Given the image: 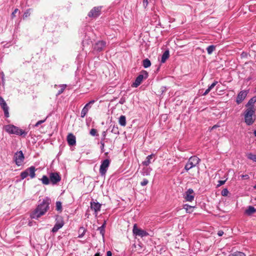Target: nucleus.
I'll use <instances>...</instances> for the list:
<instances>
[{"mask_svg": "<svg viewBox=\"0 0 256 256\" xmlns=\"http://www.w3.org/2000/svg\"><path fill=\"white\" fill-rule=\"evenodd\" d=\"M50 200L46 198L37 206L36 208L32 212L30 217L32 218L38 220L41 216L44 215L50 208Z\"/></svg>", "mask_w": 256, "mask_h": 256, "instance_id": "nucleus-1", "label": "nucleus"}, {"mask_svg": "<svg viewBox=\"0 0 256 256\" xmlns=\"http://www.w3.org/2000/svg\"><path fill=\"white\" fill-rule=\"evenodd\" d=\"M254 114V110L253 107L250 106L247 108L244 114V119L246 123L250 126L252 124L254 120L252 116Z\"/></svg>", "mask_w": 256, "mask_h": 256, "instance_id": "nucleus-2", "label": "nucleus"}, {"mask_svg": "<svg viewBox=\"0 0 256 256\" xmlns=\"http://www.w3.org/2000/svg\"><path fill=\"white\" fill-rule=\"evenodd\" d=\"M200 161V160L198 157L196 156H191L186 164L184 166V170L188 172L192 168L198 165Z\"/></svg>", "mask_w": 256, "mask_h": 256, "instance_id": "nucleus-3", "label": "nucleus"}, {"mask_svg": "<svg viewBox=\"0 0 256 256\" xmlns=\"http://www.w3.org/2000/svg\"><path fill=\"white\" fill-rule=\"evenodd\" d=\"M5 130L6 132L11 134H15L19 136L26 134L24 130L14 125L10 124L6 126H5Z\"/></svg>", "mask_w": 256, "mask_h": 256, "instance_id": "nucleus-4", "label": "nucleus"}, {"mask_svg": "<svg viewBox=\"0 0 256 256\" xmlns=\"http://www.w3.org/2000/svg\"><path fill=\"white\" fill-rule=\"evenodd\" d=\"M132 232L134 235L141 238L146 236L148 235V232L146 230L138 228L136 224H135L133 226Z\"/></svg>", "mask_w": 256, "mask_h": 256, "instance_id": "nucleus-5", "label": "nucleus"}, {"mask_svg": "<svg viewBox=\"0 0 256 256\" xmlns=\"http://www.w3.org/2000/svg\"><path fill=\"white\" fill-rule=\"evenodd\" d=\"M14 158L16 164L18 166H22L24 159V156L22 151L20 150L16 152Z\"/></svg>", "mask_w": 256, "mask_h": 256, "instance_id": "nucleus-6", "label": "nucleus"}, {"mask_svg": "<svg viewBox=\"0 0 256 256\" xmlns=\"http://www.w3.org/2000/svg\"><path fill=\"white\" fill-rule=\"evenodd\" d=\"M110 164V161L108 159L104 160L102 162L100 168V173L102 176L105 175Z\"/></svg>", "mask_w": 256, "mask_h": 256, "instance_id": "nucleus-7", "label": "nucleus"}, {"mask_svg": "<svg viewBox=\"0 0 256 256\" xmlns=\"http://www.w3.org/2000/svg\"><path fill=\"white\" fill-rule=\"evenodd\" d=\"M50 180L52 184H56L60 180L61 178L57 172H52L50 175Z\"/></svg>", "mask_w": 256, "mask_h": 256, "instance_id": "nucleus-8", "label": "nucleus"}, {"mask_svg": "<svg viewBox=\"0 0 256 256\" xmlns=\"http://www.w3.org/2000/svg\"><path fill=\"white\" fill-rule=\"evenodd\" d=\"M148 74L147 72H145V76L143 74H140L135 80V82L132 84V86L136 88L142 83L144 78H148Z\"/></svg>", "mask_w": 256, "mask_h": 256, "instance_id": "nucleus-9", "label": "nucleus"}, {"mask_svg": "<svg viewBox=\"0 0 256 256\" xmlns=\"http://www.w3.org/2000/svg\"><path fill=\"white\" fill-rule=\"evenodd\" d=\"M0 106L4 111L5 116L7 118L8 117V107L7 106V104H6L4 99L1 96H0Z\"/></svg>", "mask_w": 256, "mask_h": 256, "instance_id": "nucleus-10", "label": "nucleus"}, {"mask_svg": "<svg viewBox=\"0 0 256 256\" xmlns=\"http://www.w3.org/2000/svg\"><path fill=\"white\" fill-rule=\"evenodd\" d=\"M100 10L101 7H94L90 12L88 16L90 17L96 18L100 14Z\"/></svg>", "mask_w": 256, "mask_h": 256, "instance_id": "nucleus-11", "label": "nucleus"}, {"mask_svg": "<svg viewBox=\"0 0 256 256\" xmlns=\"http://www.w3.org/2000/svg\"><path fill=\"white\" fill-rule=\"evenodd\" d=\"M248 92L246 90H242L240 92L237 96L236 102L238 104L241 103L246 98Z\"/></svg>", "mask_w": 256, "mask_h": 256, "instance_id": "nucleus-12", "label": "nucleus"}, {"mask_svg": "<svg viewBox=\"0 0 256 256\" xmlns=\"http://www.w3.org/2000/svg\"><path fill=\"white\" fill-rule=\"evenodd\" d=\"M194 190L191 188H189L186 192L184 198L186 201L192 202L194 200Z\"/></svg>", "mask_w": 256, "mask_h": 256, "instance_id": "nucleus-13", "label": "nucleus"}, {"mask_svg": "<svg viewBox=\"0 0 256 256\" xmlns=\"http://www.w3.org/2000/svg\"><path fill=\"white\" fill-rule=\"evenodd\" d=\"M67 141L68 144L70 146H73L76 144V138L72 134H69L67 136Z\"/></svg>", "mask_w": 256, "mask_h": 256, "instance_id": "nucleus-14", "label": "nucleus"}, {"mask_svg": "<svg viewBox=\"0 0 256 256\" xmlns=\"http://www.w3.org/2000/svg\"><path fill=\"white\" fill-rule=\"evenodd\" d=\"M105 46L106 42L104 41H99L95 44L94 49L98 52H100L103 50Z\"/></svg>", "mask_w": 256, "mask_h": 256, "instance_id": "nucleus-15", "label": "nucleus"}, {"mask_svg": "<svg viewBox=\"0 0 256 256\" xmlns=\"http://www.w3.org/2000/svg\"><path fill=\"white\" fill-rule=\"evenodd\" d=\"M101 204L96 202H90V208L92 210H93L95 213L96 214L98 212H99L100 210Z\"/></svg>", "mask_w": 256, "mask_h": 256, "instance_id": "nucleus-16", "label": "nucleus"}, {"mask_svg": "<svg viewBox=\"0 0 256 256\" xmlns=\"http://www.w3.org/2000/svg\"><path fill=\"white\" fill-rule=\"evenodd\" d=\"M64 223L63 220H60V221H57L55 225L54 226V228L52 229V232H56L58 231L59 229L62 228V226H64Z\"/></svg>", "mask_w": 256, "mask_h": 256, "instance_id": "nucleus-17", "label": "nucleus"}, {"mask_svg": "<svg viewBox=\"0 0 256 256\" xmlns=\"http://www.w3.org/2000/svg\"><path fill=\"white\" fill-rule=\"evenodd\" d=\"M28 172V175L30 176L32 178H34L35 177L36 174V168L34 166H32L26 169Z\"/></svg>", "mask_w": 256, "mask_h": 256, "instance_id": "nucleus-18", "label": "nucleus"}, {"mask_svg": "<svg viewBox=\"0 0 256 256\" xmlns=\"http://www.w3.org/2000/svg\"><path fill=\"white\" fill-rule=\"evenodd\" d=\"M154 156V154L148 156L146 158V160L142 162V164L146 166H148L152 162L151 160Z\"/></svg>", "mask_w": 256, "mask_h": 256, "instance_id": "nucleus-19", "label": "nucleus"}, {"mask_svg": "<svg viewBox=\"0 0 256 256\" xmlns=\"http://www.w3.org/2000/svg\"><path fill=\"white\" fill-rule=\"evenodd\" d=\"M255 212H256V209L252 206H249L245 211V213L248 216L252 214Z\"/></svg>", "mask_w": 256, "mask_h": 256, "instance_id": "nucleus-20", "label": "nucleus"}, {"mask_svg": "<svg viewBox=\"0 0 256 256\" xmlns=\"http://www.w3.org/2000/svg\"><path fill=\"white\" fill-rule=\"evenodd\" d=\"M170 56L169 51L166 50L162 55L161 58V62L164 63L166 60Z\"/></svg>", "mask_w": 256, "mask_h": 256, "instance_id": "nucleus-21", "label": "nucleus"}, {"mask_svg": "<svg viewBox=\"0 0 256 256\" xmlns=\"http://www.w3.org/2000/svg\"><path fill=\"white\" fill-rule=\"evenodd\" d=\"M152 171V168H144L142 172V174L143 176H147L150 174Z\"/></svg>", "mask_w": 256, "mask_h": 256, "instance_id": "nucleus-22", "label": "nucleus"}, {"mask_svg": "<svg viewBox=\"0 0 256 256\" xmlns=\"http://www.w3.org/2000/svg\"><path fill=\"white\" fill-rule=\"evenodd\" d=\"M119 124L122 126H124L126 125V118L124 116H121L118 120Z\"/></svg>", "mask_w": 256, "mask_h": 256, "instance_id": "nucleus-23", "label": "nucleus"}, {"mask_svg": "<svg viewBox=\"0 0 256 256\" xmlns=\"http://www.w3.org/2000/svg\"><path fill=\"white\" fill-rule=\"evenodd\" d=\"M106 222L105 221L103 224L98 228V230L100 231V234L102 235V236H104V228L106 226Z\"/></svg>", "mask_w": 256, "mask_h": 256, "instance_id": "nucleus-24", "label": "nucleus"}, {"mask_svg": "<svg viewBox=\"0 0 256 256\" xmlns=\"http://www.w3.org/2000/svg\"><path fill=\"white\" fill-rule=\"evenodd\" d=\"M42 182L43 184L48 185L50 184V180L46 176H43L41 178Z\"/></svg>", "mask_w": 256, "mask_h": 256, "instance_id": "nucleus-25", "label": "nucleus"}, {"mask_svg": "<svg viewBox=\"0 0 256 256\" xmlns=\"http://www.w3.org/2000/svg\"><path fill=\"white\" fill-rule=\"evenodd\" d=\"M142 64L144 68H148L150 66L151 62L148 58H146L143 60Z\"/></svg>", "mask_w": 256, "mask_h": 256, "instance_id": "nucleus-26", "label": "nucleus"}, {"mask_svg": "<svg viewBox=\"0 0 256 256\" xmlns=\"http://www.w3.org/2000/svg\"><path fill=\"white\" fill-rule=\"evenodd\" d=\"M184 208L186 210L187 212L190 213L193 211V209L194 208V206H190L188 204H184Z\"/></svg>", "mask_w": 256, "mask_h": 256, "instance_id": "nucleus-27", "label": "nucleus"}, {"mask_svg": "<svg viewBox=\"0 0 256 256\" xmlns=\"http://www.w3.org/2000/svg\"><path fill=\"white\" fill-rule=\"evenodd\" d=\"M256 102V98H250L249 101L247 103L246 106H250H250H252L254 108L253 106V104Z\"/></svg>", "mask_w": 256, "mask_h": 256, "instance_id": "nucleus-28", "label": "nucleus"}, {"mask_svg": "<svg viewBox=\"0 0 256 256\" xmlns=\"http://www.w3.org/2000/svg\"><path fill=\"white\" fill-rule=\"evenodd\" d=\"M247 157L248 159L256 162V154H254L252 153H249L247 154Z\"/></svg>", "mask_w": 256, "mask_h": 256, "instance_id": "nucleus-29", "label": "nucleus"}, {"mask_svg": "<svg viewBox=\"0 0 256 256\" xmlns=\"http://www.w3.org/2000/svg\"><path fill=\"white\" fill-rule=\"evenodd\" d=\"M215 48H216L215 46H214L213 45L208 46L206 48L208 53L209 54H212V52L214 50Z\"/></svg>", "mask_w": 256, "mask_h": 256, "instance_id": "nucleus-30", "label": "nucleus"}, {"mask_svg": "<svg viewBox=\"0 0 256 256\" xmlns=\"http://www.w3.org/2000/svg\"><path fill=\"white\" fill-rule=\"evenodd\" d=\"M28 176V171L26 169L21 172L20 174V177L22 180H24V178H26Z\"/></svg>", "mask_w": 256, "mask_h": 256, "instance_id": "nucleus-31", "label": "nucleus"}, {"mask_svg": "<svg viewBox=\"0 0 256 256\" xmlns=\"http://www.w3.org/2000/svg\"><path fill=\"white\" fill-rule=\"evenodd\" d=\"M88 108H86V107H84L81 112V117L84 118L88 113Z\"/></svg>", "mask_w": 256, "mask_h": 256, "instance_id": "nucleus-32", "label": "nucleus"}, {"mask_svg": "<svg viewBox=\"0 0 256 256\" xmlns=\"http://www.w3.org/2000/svg\"><path fill=\"white\" fill-rule=\"evenodd\" d=\"M62 209V203L60 202H56V210L58 211H61Z\"/></svg>", "mask_w": 256, "mask_h": 256, "instance_id": "nucleus-33", "label": "nucleus"}, {"mask_svg": "<svg viewBox=\"0 0 256 256\" xmlns=\"http://www.w3.org/2000/svg\"><path fill=\"white\" fill-rule=\"evenodd\" d=\"M66 84H62L60 86V89L58 91V95H60L64 91V89L66 88Z\"/></svg>", "mask_w": 256, "mask_h": 256, "instance_id": "nucleus-34", "label": "nucleus"}, {"mask_svg": "<svg viewBox=\"0 0 256 256\" xmlns=\"http://www.w3.org/2000/svg\"><path fill=\"white\" fill-rule=\"evenodd\" d=\"M229 256H245V254L242 252H237Z\"/></svg>", "mask_w": 256, "mask_h": 256, "instance_id": "nucleus-35", "label": "nucleus"}, {"mask_svg": "<svg viewBox=\"0 0 256 256\" xmlns=\"http://www.w3.org/2000/svg\"><path fill=\"white\" fill-rule=\"evenodd\" d=\"M95 101L94 100H92L90 101L88 103L86 104V106L84 107H86V108H88V110H89L90 108H91L90 104H93Z\"/></svg>", "mask_w": 256, "mask_h": 256, "instance_id": "nucleus-36", "label": "nucleus"}, {"mask_svg": "<svg viewBox=\"0 0 256 256\" xmlns=\"http://www.w3.org/2000/svg\"><path fill=\"white\" fill-rule=\"evenodd\" d=\"M90 134L92 136H95L96 135V134H97V130H96L94 129V128H92L91 129V130H90Z\"/></svg>", "mask_w": 256, "mask_h": 256, "instance_id": "nucleus-37", "label": "nucleus"}, {"mask_svg": "<svg viewBox=\"0 0 256 256\" xmlns=\"http://www.w3.org/2000/svg\"><path fill=\"white\" fill-rule=\"evenodd\" d=\"M221 193L222 196H227L228 194V191L226 188H224L222 191Z\"/></svg>", "mask_w": 256, "mask_h": 256, "instance_id": "nucleus-38", "label": "nucleus"}, {"mask_svg": "<svg viewBox=\"0 0 256 256\" xmlns=\"http://www.w3.org/2000/svg\"><path fill=\"white\" fill-rule=\"evenodd\" d=\"M148 183V180L146 178L144 179L143 180L140 182L142 186H145Z\"/></svg>", "mask_w": 256, "mask_h": 256, "instance_id": "nucleus-39", "label": "nucleus"}, {"mask_svg": "<svg viewBox=\"0 0 256 256\" xmlns=\"http://www.w3.org/2000/svg\"><path fill=\"white\" fill-rule=\"evenodd\" d=\"M218 84L217 81H214L210 86H208V88H210V90H211Z\"/></svg>", "mask_w": 256, "mask_h": 256, "instance_id": "nucleus-40", "label": "nucleus"}, {"mask_svg": "<svg viewBox=\"0 0 256 256\" xmlns=\"http://www.w3.org/2000/svg\"><path fill=\"white\" fill-rule=\"evenodd\" d=\"M46 120V118L44 120H40L38 121L35 124L34 127H38L40 124L44 123Z\"/></svg>", "mask_w": 256, "mask_h": 256, "instance_id": "nucleus-41", "label": "nucleus"}, {"mask_svg": "<svg viewBox=\"0 0 256 256\" xmlns=\"http://www.w3.org/2000/svg\"><path fill=\"white\" fill-rule=\"evenodd\" d=\"M30 9L27 10L26 11L24 14V17L26 18L30 15Z\"/></svg>", "mask_w": 256, "mask_h": 256, "instance_id": "nucleus-42", "label": "nucleus"}, {"mask_svg": "<svg viewBox=\"0 0 256 256\" xmlns=\"http://www.w3.org/2000/svg\"><path fill=\"white\" fill-rule=\"evenodd\" d=\"M18 8H16L14 11L12 12V18H14L16 16V14L18 12Z\"/></svg>", "mask_w": 256, "mask_h": 256, "instance_id": "nucleus-43", "label": "nucleus"}, {"mask_svg": "<svg viewBox=\"0 0 256 256\" xmlns=\"http://www.w3.org/2000/svg\"><path fill=\"white\" fill-rule=\"evenodd\" d=\"M226 182V180H219L218 182V186H220L222 184H224Z\"/></svg>", "mask_w": 256, "mask_h": 256, "instance_id": "nucleus-44", "label": "nucleus"}, {"mask_svg": "<svg viewBox=\"0 0 256 256\" xmlns=\"http://www.w3.org/2000/svg\"><path fill=\"white\" fill-rule=\"evenodd\" d=\"M80 230H82L83 232H82V234H81L79 235V236H78L79 238H82L83 236L84 235V230L83 228H80Z\"/></svg>", "mask_w": 256, "mask_h": 256, "instance_id": "nucleus-45", "label": "nucleus"}, {"mask_svg": "<svg viewBox=\"0 0 256 256\" xmlns=\"http://www.w3.org/2000/svg\"><path fill=\"white\" fill-rule=\"evenodd\" d=\"M210 88H208L206 90V91L204 92L203 94V96H206V94H208V92H210Z\"/></svg>", "mask_w": 256, "mask_h": 256, "instance_id": "nucleus-46", "label": "nucleus"}, {"mask_svg": "<svg viewBox=\"0 0 256 256\" xmlns=\"http://www.w3.org/2000/svg\"><path fill=\"white\" fill-rule=\"evenodd\" d=\"M218 236H221L224 234V232L222 230H219L218 232Z\"/></svg>", "mask_w": 256, "mask_h": 256, "instance_id": "nucleus-47", "label": "nucleus"}, {"mask_svg": "<svg viewBox=\"0 0 256 256\" xmlns=\"http://www.w3.org/2000/svg\"><path fill=\"white\" fill-rule=\"evenodd\" d=\"M242 177L244 179H248L249 178V176L248 174L242 175Z\"/></svg>", "mask_w": 256, "mask_h": 256, "instance_id": "nucleus-48", "label": "nucleus"}, {"mask_svg": "<svg viewBox=\"0 0 256 256\" xmlns=\"http://www.w3.org/2000/svg\"><path fill=\"white\" fill-rule=\"evenodd\" d=\"M112 132H114L115 134L118 132V128H114L112 130Z\"/></svg>", "mask_w": 256, "mask_h": 256, "instance_id": "nucleus-49", "label": "nucleus"}, {"mask_svg": "<svg viewBox=\"0 0 256 256\" xmlns=\"http://www.w3.org/2000/svg\"><path fill=\"white\" fill-rule=\"evenodd\" d=\"M107 256H112V254L110 251H108L106 252Z\"/></svg>", "mask_w": 256, "mask_h": 256, "instance_id": "nucleus-50", "label": "nucleus"}, {"mask_svg": "<svg viewBox=\"0 0 256 256\" xmlns=\"http://www.w3.org/2000/svg\"><path fill=\"white\" fill-rule=\"evenodd\" d=\"M218 126H217V125H214V126L212 128V130L214 129V128H218Z\"/></svg>", "mask_w": 256, "mask_h": 256, "instance_id": "nucleus-51", "label": "nucleus"}, {"mask_svg": "<svg viewBox=\"0 0 256 256\" xmlns=\"http://www.w3.org/2000/svg\"><path fill=\"white\" fill-rule=\"evenodd\" d=\"M94 256H100V253H96Z\"/></svg>", "mask_w": 256, "mask_h": 256, "instance_id": "nucleus-52", "label": "nucleus"}, {"mask_svg": "<svg viewBox=\"0 0 256 256\" xmlns=\"http://www.w3.org/2000/svg\"><path fill=\"white\" fill-rule=\"evenodd\" d=\"M101 144H102V148H104V143H101Z\"/></svg>", "mask_w": 256, "mask_h": 256, "instance_id": "nucleus-53", "label": "nucleus"}, {"mask_svg": "<svg viewBox=\"0 0 256 256\" xmlns=\"http://www.w3.org/2000/svg\"><path fill=\"white\" fill-rule=\"evenodd\" d=\"M120 103L122 104H123V102H122V100H120Z\"/></svg>", "mask_w": 256, "mask_h": 256, "instance_id": "nucleus-54", "label": "nucleus"}, {"mask_svg": "<svg viewBox=\"0 0 256 256\" xmlns=\"http://www.w3.org/2000/svg\"><path fill=\"white\" fill-rule=\"evenodd\" d=\"M254 134L255 136H256V130L254 132Z\"/></svg>", "mask_w": 256, "mask_h": 256, "instance_id": "nucleus-55", "label": "nucleus"}, {"mask_svg": "<svg viewBox=\"0 0 256 256\" xmlns=\"http://www.w3.org/2000/svg\"><path fill=\"white\" fill-rule=\"evenodd\" d=\"M144 2H148V0H144Z\"/></svg>", "mask_w": 256, "mask_h": 256, "instance_id": "nucleus-56", "label": "nucleus"}, {"mask_svg": "<svg viewBox=\"0 0 256 256\" xmlns=\"http://www.w3.org/2000/svg\"><path fill=\"white\" fill-rule=\"evenodd\" d=\"M255 189H256V184L254 187Z\"/></svg>", "mask_w": 256, "mask_h": 256, "instance_id": "nucleus-57", "label": "nucleus"}]
</instances>
